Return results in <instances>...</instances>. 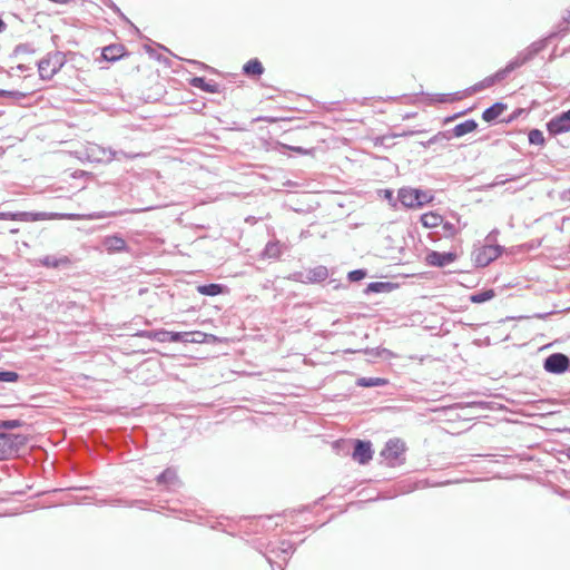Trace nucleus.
I'll return each mask as SVG.
<instances>
[{
    "instance_id": "1",
    "label": "nucleus",
    "mask_w": 570,
    "mask_h": 570,
    "mask_svg": "<svg viewBox=\"0 0 570 570\" xmlns=\"http://www.w3.org/2000/svg\"><path fill=\"white\" fill-rule=\"evenodd\" d=\"M153 207H147L142 209H125L119 212H96L91 214H72V213H45V212H14V220L17 222H38V220H49V219H70V220H79V219H101L107 217H114L117 215H124L128 213H140L145 210H150Z\"/></svg>"
},
{
    "instance_id": "2",
    "label": "nucleus",
    "mask_w": 570,
    "mask_h": 570,
    "mask_svg": "<svg viewBox=\"0 0 570 570\" xmlns=\"http://www.w3.org/2000/svg\"><path fill=\"white\" fill-rule=\"evenodd\" d=\"M544 48L543 41H535L532 42L529 47H527L524 50L520 51L511 61L508 62V65L498 70L495 73L485 77L483 80L476 82L471 90L473 92L481 91L483 89L490 88L497 82L502 81L510 72L513 70L520 68L533 57L539 53Z\"/></svg>"
},
{
    "instance_id": "3",
    "label": "nucleus",
    "mask_w": 570,
    "mask_h": 570,
    "mask_svg": "<svg viewBox=\"0 0 570 570\" xmlns=\"http://www.w3.org/2000/svg\"><path fill=\"white\" fill-rule=\"evenodd\" d=\"M66 55L61 51L48 52L37 63L38 72L42 80H50L66 65Z\"/></svg>"
},
{
    "instance_id": "4",
    "label": "nucleus",
    "mask_w": 570,
    "mask_h": 570,
    "mask_svg": "<svg viewBox=\"0 0 570 570\" xmlns=\"http://www.w3.org/2000/svg\"><path fill=\"white\" fill-rule=\"evenodd\" d=\"M27 441L28 439L23 434L0 433V461L17 456Z\"/></svg>"
},
{
    "instance_id": "5",
    "label": "nucleus",
    "mask_w": 570,
    "mask_h": 570,
    "mask_svg": "<svg viewBox=\"0 0 570 570\" xmlns=\"http://www.w3.org/2000/svg\"><path fill=\"white\" fill-rule=\"evenodd\" d=\"M330 276L326 266L318 265L304 271H297L289 275V279L302 284H317L326 281Z\"/></svg>"
},
{
    "instance_id": "6",
    "label": "nucleus",
    "mask_w": 570,
    "mask_h": 570,
    "mask_svg": "<svg viewBox=\"0 0 570 570\" xmlns=\"http://www.w3.org/2000/svg\"><path fill=\"white\" fill-rule=\"evenodd\" d=\"M405 444L399 439L386 442L381 451V456L389 466H396L404 462Z\"/></svg>"
},
{
    "instance_id": "7",
    "label": "nucleus",
    "mask_w": 570,
    "mask_h": 570,
    "mask_svg": "<svg viewBox=\"0 0 570 570\" xmlns=\"http://www.w3.org/2000/svg\"><path fill=\"white\" fill-rule=\"evenodd\" d=\"M397 198L406 208L421 207L429 200L424 191L415 188H401Z\"/></svg>"
},
{
    "instance_id": "8",
    "label": "nucleus",
    "mask_w": 570,
    "mask_h": 570,
    "mask_svg": "<svg viewBox=\"0 0 570 570\" xmlns=\"http://www.w3.org/2000/svg\"><path fill=\"white\" fill-rule=\"evenodd\" d=\"M502 254L499 245H483L473 252V259L476 266L485 267Z\"/></svg>"
},
{
    "instance_id": "9",
    "label": "nucleus",
    "mask_w": 570,
    "mask_h": 570,
    "mask_svg": "<svg viewBox=\"0 0 570 570\" xmlns=\"http://www.w3.org/2000/svg\"><path fill=\"white\" fill-rule=\"evenodd\" d=\"M547 129L550 135L558 136L570 131V109L552 117Z\"/></svg>"
},
{
    "instance_id": "10",
    "label": "nucleus",
    "mask_w": 570,
    "mask_h": 570,
    "mask_svg": "<svg viewBox=\"0 0 570 570\" xmlns=\"http://www.w3.org/2000/svg\"><path fill=\"white\" fill-rule=\"evenodd\" d=\"M570 365V360L567 355L561 353H553L544 360V370L548 373L561 374L564 373Z\"/></svg>"
},
{
    "instance_id": "11",
    "label": "nucleus",
    "mask_w": 570,
    "mask_h": 570,
    "mask_svg": "<svg viewBox=\"0 0 570 570\" xmlns=\"http://www.w3.org/2000/svg\"><path fill=\"white\" fill-rule=\"evenodd\" d=\"M440 226L442 229V235L446 238H452L460 234L466 224L461 222L459 214L451 213L449 215V219L443 217V223Z\"/></svg>"
},
{
    "instance_id": "12",
    "label": "nucleus",
    "mask_w": 570,
    "mask_h": 570,
    "mask_svg": "<svg viewBox=\"0 0 570 570\" xmlns=\"http://www.w3.org/2000/svg\"><path fill=\"white\" fill-rule=\"evenodd\" d=\"M86 155L90 161L104 163L111 161L115 158L116 153L97 144L89 142L86 147Z\"/></svg>"
},
{
    "instance_id": "13",
    "label": "nucleus",
    "mask_w": 570,
    "mask_h": 570,
    "mask_svg": "<svg viewBox=\"0 0 570 570\" xmlns=\"http://www.w3.org/2000/svg\"><path fill=\"white\" fill-rule=\"evenodd\" d=\"M102 246L109 254L129 250L126 240L118 234L104 237Z\"/></svg>"
},
{
    "instance_id": "14",
    "label": "nucleus",
    "mask_w": 570,
    "mask_h": 570,
    "mask_svg": "<svg viewBox=\"0 0 570 570\" xmlns=\"http://www.w3.org/2000/svg\"><path fill=\"white\" fill-rule=\"evenodd\" d=\"M456 258V255L454 253H451V252H436V250H432L426 256V262L431 265V266H438V267H443V266H446L451 263H453Z\"/></svg>"
},
{
    "instance_id": "15",
    "label": "nucleus",
    "mask_w": 570,
    "mask_h": 570,
    "mask_svg": "<svg viewBox=\"0 0 570 570\" xmlns=\"http://www.w3.org/2000/svg\"><path fill=\"white\" fill-rule=\"evenodd\" d=\"M373 456L372 445L370 442L357 440L353 451V459L361 464H366Z\"/></svg>"
},
{
    "instance_id": "16",
    "label": "nucleus",
    "mask_w": 570,
    "mask_h": 570,
    "mask_svg": "<svg viewBox=\"0 0 570 570\" xmlns=\"http://www.w3.org/2000/svg\"><path fill=\"white\" fill-rule=\"evenodd\" d=\"M157 483L166 485L168 489H175L180 484L176 471L171 468L166 469L157 476Z\"/></svg>"
},
{
    "instance_id": "17",
    "label": "nucleus",
    "mask_w": 570,
    "mask_h": 570,
    "mask_svg": "<svg viewBox=\"0 0 570 570\" xmlns=\"http://www.w3.org/2000/svg\"><path fill=\"white\" fill-rule=\"evenodd\" d=\"M507 106L504 104L495 102L482 112V118L487 122H492L499 118Z\"/></svg>"
},
{
    "instance_id": "18",
    "label": "nucleus",
    "mask_w": 570,
    "mask_h": 570,
    "mask_svg": "<svg viewBox=\"0 0 570 570\" xmlns=\"http://www.w3.org/2000/svg\"><path fill=\"white\" fill-rule=\"evenodd\" d=\"M476 127H478V124H476L475 120L468 119V120H465L463 122H460L456 126H454L453 129H452V135L454 137L459 138V137H462V136H464L466 134H470V132L474 131L476 129Z\"/></svg>"
},
{
    "instance_id": "19",
    "label": "nucleus",
    "mask_w": 570,
    "mask_h": 570,
    "mask_svg": "<svg viewBox=\"0 0 570 570\" xmlns=\"http://www.w3.org/2000/svg\"><path fill=\"white\" fill-rule=\"evenodd\" d=\"M169 335H170V331H166V330L141 331L140 333H138V336L145 337L148 340H153V341H157L160 343L169 342Z\"/></svg>"
},
{
    "instance_id": "20",
    "label": "nucleus",
    "mask_w": 570,
    "mask_h": 570,
    "mask_svg": "<svg viewBox=\"0 0 570 570\" xmlns=\"http://www.w3.org/2000/svg\"><path fill=\"white\" fill-rule=\"evenodd\" d=\"M420 222L426 228H434V227L440 226L443 223V216H441L436 213L430 212V213L423 214L420 218Z\"/></svg>"
},
{
    "instance_id": "21",
    "label": "nucleus",
    "mask_w": 570,
    "mask_h": 570,
    "mask_svg": "<svg viewBox=\"0 0 570 570\" xmlns=\"http://www.w3.org/2000/svg\"><path fill=\"white\" fill-rule=\"evenodd\" d=\"M191 85L209 94L218 92V85L215 81H207L205 78L196 77L191 80Z\"/></svg>"
},
{
    "instance_id": "22",
    "label": "nucleus",
    "mask_w": 570,
    "mask_h": 570,
    "mask_svg": "<svg viewBox=\"0 0 570 570\" xmlns=\"http://www.w3.org/2000/svg\"><path fill=\"white\" fill-rule=\"evenodd\" d=\"M225 286L222 284H205L197 287V292L202 295L216 296L224 293Z\"/></svg>"
},
{
    "instance_id": "23",
    "label": "nucleus",
    "mask_w": 570,
    "mask_h": 570,
    "mask_svg": "<svg viewBox=\"0 0 570 570\" xmlns=\"http://www.w3.org/2000/svg\"><path fill=\"white\" fill-rule=\"evenodd\" d=\"M389 384V381L383 377H360L356 381V385L361 387H376V386H385Z\"/></svg>"
},
{
    "instance_id": "24",
    "label": "nucleus",
    "mask_w": 570,
    "mask_h": 570,
    "mask_svg": "<svg viewBox=\"0 0 570 570\" xmlns=\"http://www.w3.org/2000/svg\"><path fill=\"white\" fill-rule=\"evenodd\" d=\"M243 69L249 76H261L264 71L263 65L257 59L249 60Z\"/></svg>"
},
{
    "instance_id": "25",
    "label": "nucleus",
    "mask_w": 570,
    "mask_h": 570,
    "mask_svg": "<svg viewBox=\"0 0 570 570\" xmlns=\"http://www.w3.org/2000/svg\"><path fill=\"white\" fill-rule=\"evenodd\" d=\"M392 288V285L391 283H387V282H372L370 284H367L366 288H365V293L366 294H370V293H383V292H387Z\"/></svg>"
},
{
    "instance_id": "26",
    "label": "nucleus",
    "mask_w": 570,
    "mask_h": 570,
    "mask_svg": "<svg viewBox=\"0 0 570 570\" xmlns=\"http://www.w3.org/2000/svg\"><path fill=\"white\" fill-rule=\"evenodd\" d=\"M282 254L278 242H268L264 248V255L268 258H277Z\"/></svg>"
},
{
    "instance_id": "27",
    "label": "nucleus",
    "mask_w": 570,
    "mask_h": 570,
    "mask_svg": "<svg viewBox=\"0 0 570 570\" xmlns=\"http://www.w3.org/2000/svg\"><path fill=\"white\" fill-rule=\"evenodd\" d=\"M493 297H494V291L488 289V291L479 292V293L471 295L470 299L472 303L481 304V303L490 301Z\"/></svg>"
},
{
    "instance_id": "28",
    "label": "nucleus",
    "mask_w": 570,
    "mask_h": 570,
    "mask_svg": "<svg viewBox=\"0 0 570 570\" xmlns=\"http://www.w3.org/2000/svg\"><path fill=\"white\" fill-rule=\"evenodd\" d=\"M67 262H68V259L66 257L58 258V257L52 256V255H47V256H45V257H42L40 259V263L43 266H46V267H53V268H56V267L60 266L62 263H67Z\"/></svg>"
},
{
    "instance_id": "29",
    "label": "nucleus",
    "mask_w": 570,
    "mask_h": 570,
    "mask_svg": "<svg viewBox=\"0 0 570 570\" xmlns=\"http://www.w3.org/2000/svg\"><path fill=\"white\" fill-rule=\"evenodd\" d=\"M528 139L531 145H537V146H543L544 141H546L543 132L539 129L530 130L529 135H528Z\"/></svg>"
},
{
    "instance_id": "30",
    "label": "nucleus",
    "mask_w": 570,
    "mask_h": 570,
    "mask_svg": "<svg viewBox=\"0 0 570 570\" xmlns=\"http://www.w3.org/2000/svg\"><path fill=\"white\" fill-rule=\"evenodd\" d=\"M190 332H170L169 342H185L188 343Z\"/></svg>"
},
{
    "instance_id": "31",
    "label": "nucleus",
    "mask_w": 570,
    "mask_h": 570,
    "mask_svg": "<svg viewBox=\"0 0 570 570\" xmlns=\"http://www.w3.org/2000/svg\"><path fill=\"white\" fill-rule=\"evenodd\" d=\"M23 422L20 420H3L0 421V429L12 430L22 426Z\"/></svg>"
},
{
    "instance_id": "32",
    "label": "nucleus",
    "mask_w": 570,
    "mask_h": 570,
    "mask_svg": "<svg viewBox=\"0 0 570 570\" xmlns=\"http://www.w3.org/2000/svg\"><path fill=\"white\" fill-rule=\"evenodd\" d=\"M19 375L17 372L12 371H1L0 372V382H17Z\"/></svg>"
},
{
    "instance_id": "33",
    "label": "nucleus",
    "mask_w": 570,
    "mask_h": 570,
    "mask_svg": "<svg viewBox=\"0 0 570 570\" xmlns=\"http://www.w3.org/2000/svg\"><path fill=\"white\" fill-rule=\"evenodd\" d=\"M366 276V272L364 269H354L348 273L347 278L350 282H358Z\"/></svg>"
},
{
    "instance_id": "34",
    "label": "nucleus",
    "mask_w": 570,
    "mask_h": 570,
    "mask_svg": "<svg viewBox=\"0 0 570 570\" xmlns=\"http://www.w3.org/2000/svg\"><path fill=\"white\" fill-rule=\"evenodd\" d=\"M515 179H517V177H508L505 175H498L490 186L491 187L502 186L505 183L513 181Z\"/></svg>"
},
{
    "instance_id": "35",
    "label": "nucleus",
    "mask_w": 570,
    "mask_h": 570,
    "mask_svg": "<svg viewBox=\"0 0 570 570\" xmlns=\"http://www.w3.org/2000/svg\"><path fill=\"white\" fill-rule=\"evenodd\" d=\"M191 336H189L188 343H204L206 342L207 334L203 332H190Z\"/></svg>"
},
{
    "instance_id": "36",
    "label": "nucleus",
    "mask_w": 570,
    "mask_h": 570,
    "mask_svg": "<svg viewBox=\"0 0 570 570\" xmlns=\"http://www.w3.org/2000/svg\"><path fill=\"white\" fill-rule=\"evenodd\" d=\"M283 147H284V148H288V149H291V150H293V151H295V153H297V154H301V155H307V154H309V150H307V149H305V148H303V147H299V146H297V147H292V146L283 145Z\"/></svg>"
},
{
    "instance_id": "37",
    "label": "nucleus",
    "mask_w": 570,
    "mask_h": 570,
    "mask_svg": "<svg viewBox=\"0 0 570 570\" xmlns=\"http://www.w3.org/2000/svg\"><path fill=\"white\" fill-rule=\"evenodd\" d=\"M14 212H1L0 220H14Z\"/></svg>"
},
{
    "instance_id": "38",
    "label": "nucleus",
    "mask_w": 570,
    "mask_h": 570,
    "mask_svg": "<svg viewBox=\"0 0 570 570\" xmlns=\"http://www.w3.org/2000/svg\"><path fill=\"white\" fill-rule=\"evenodd\" d=\"M2 94L14 98L24 97V94H21L19 91H2Z\"/></svg>"
},
{
    "instance_id": "39",
    "label": "nucleus",
    "mask_w": 570,
    "mask_h": 570,
    "mask_svg": "<svg viewBox=\"0 0 570 570\" xmlns=\"http://www.w3.org/2000/svg\"><path fill=\"white\" fill-rule=\"evenodd\" d=\"M561 198L563 200H570V189L563 190L562 194H561Z\"/></svg>"
},
{
    "instance_id": "40",
    "label": "nucleus",
    "mask_w": 570,
    "mask_h": 570,
    "mask_svg": "<svg viewBox=\"0 0 570 570\" xmlns=\"http://www.w3.org/2000/svg\"><path fill=\"white\" fill-rule=\"evenodd\" d=\"M385 197H386L390 202H392V200H393V191H391V190L386 189V190H385Z\"/></svg>"
},
{
    "instance_id": "41",
    "label": "nucleus",
    "mask_w": 570,
    "mask_h": 570,
    "mask_svg": "<svg viewBox=\"0 0 570 570\" xmlns=\"http://www.w3.org/2000/svg\"><path fill=\"white\" fill-rule=\"evenodd\" d=\"M445 97H446V95H438V99H436V101H439V102H444V101H446V98H445Z\"/></svg>"
},
{
    "instance_id": "42",
    "label": "nucleus",
    "mask_w": 570,
    "mask_h": 570,
    "mask_svg": "<svg viewBox=\"0 0 570 570\" xmlns=\"http://www.w3.org/2000/svg\"><path fill=\"white\" fill-rule=\"evenodd\" d=\"M18 69H20L21 71L29 70V68H28V67H26L24 65H19V66H18Z\"/></svg>"
},
{
    "instance_id": "43",
    "label": "nucleus",
    "mask_w": 570,
    "mask_h": 570,
    "mask_svg": "<svg viewBox=\"0 0 570 570\" xmlns=\"http://www.w3.org/2000/svg\"><path fill=\"white\" fill-rule=\"evenodd\" d=\"M112 9H114L115 11H117V12L119 11V8H118V7H116L115 4H112Z\"/></svg>"
},
{
    "instance_id": "44",
    "label": "nucleus",
    "mask_w": 570,
    "mask_h": 570,
    "mask_svg": "<svg viewBox=\"0 0 570 570\" xmlns=\"http://www.w3.org/2000/svg\"><path fill=\"white\" fill-rule=\"evenodd\" d=\"M436 140H438V136H435V137H433V138L431 139V141H436Z\"/></svg>"
},
{
    "instance_id": "45",
    "label": "nucleus",
    "mask_w": 570,
    "mask_h": 570,
    "mask_svg": "<svg viewBox=\"0 0 570 570\" xmlns=\"http://www.w3.org/2000/svg\"><path fill=\"white\" fill-rule=\"evenodd\" d=\"M569 458H570V448H569Z\"/></svg>"
}]
</instances>
